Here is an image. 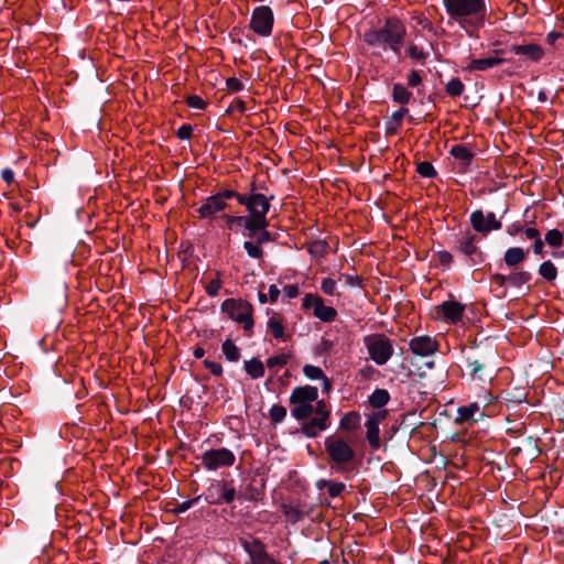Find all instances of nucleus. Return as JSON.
I'll list each match as a JSON object with an SVG mask.
<instances>
[{
  "label": "nucleus",
  "mask_w": 564,
  "mask_h": 564,
  "mask_svg": "<svg viewBox=\"0 0 564 564\" xmlns=\"http://www.w3.org/2000/svg\"><path fill=\"white\" fill-rule=\"evenodd\" d=\"M291 415L297 421L307 420L302 425V432L308 437H316L328 427L329 411L323 400H318V390L313 386L296 387L290 395Z\"/></svg>",
  "instance_id": "obj_1"
},
{
  "label": "nucleus",
  "mask_w": 564,
  "mask_h": 564,
  "mask_svg": "<svg viewBox=\"0 0 564 564\" xmlns=\"http://www.w3.org/2000/svg\"><path fill=\"white\" fill-rule=\"evenodd\" d=\"M406 28L397 17H388L383 24L378 28H370L364 33V42L371 47H379L382 51L390 50L400 55L404 44Z\"/></svg>",
  "instance_id": "obj_2"
},
{
  "label": "nucleus",
  "mask_w": 564,
  "mask_h": 564,
  "mask_svg": "<svg viewBox=\"0 0 564 564\" xmlns=\"http://www.w3.org/2000/svg\"><path fill=\"white\" fill-rule=\"evenodd\" d=\"M442 3L449 19L460 26L465 23L481 26L488 18L486 0H442Z\"/></svg>",
  "instance_id": "obj_3"
},
{
  "label": "nucleus",
  "mask_w": 564,
  "mask_h": 564,
  "mask_svg": "<svg viewBox=\"0 0 564 564\" xmlns=\"http://www.w3.org/2000/svg\"><path fill=\"white\" fill-rule=\"evenodd\" d=\"M220 312L226 314L231 321L242 326L246 334H250L254 326L253 306L246 300L226 299L220 305Z\"/></svg>",
  "instance_id": "obj_4"
},
{
  "label": "nucleus",
  "mask_w": 564,
  "mask_h": 564,
  "mask_svg": "<svg viewBox=\"0 0 564 564\" xmlns=\"http://www.w3.org/2000/svg\"><path fill=\"white\" fill-rule=\"evenodd\" d=\"M325 451L337 469H343L351 464L356 456L352 446L340 436H327Z\"/></svg>",
  "instance_id": "obj_5"
},
{
  "label": "nucleus",
  "mask_w": 564,
  "mask_h": 564,
  "mask_svg": "<svg viewBox=\"0 0 564 564\" xmlns=\"http://www.w3.org/2000/svg\"><path fill=\"white\" fill-rule=\"evenodd\" d=\"M479 241L480 238L469 230L455 240V250L466 259L469 267L479 265L486 260V253L477 245Z\"/></svg>",
  "instance_id": "obj_6"
},
{
  "label": "nucleus",
  "mask_w": 564,
  "mask_h": 564,
  "mask_svg": "<svg viewBox=\"0 0 564 564\" xmlns=\"http://www.w3.org/2000/svg\"><path fill=\"white\" fill-rule=\"evenodd\" d=\"M433 355H409L397 368L391 367L393 373L406 372L409 377H425L426 372L434 367Z\"/></svg>",
  "instance_id": "obj_7"
},
{
  "label": "nucleus",
  "mask_w": 564,
  "mask_h": 564,
  "mask_svg": "<svg viewBox=\"0 0 564 564\" xmlns=\"http://www.w3.org/2000/svg\"><path fill=\"white\" fill-rule=\"evenodd\" d=\"M274 14L269 6L256 7L252 11L249 28L260 36H270L273 29Z\"/></svg>",
  "instance_id": "obj_8"
},
{
  "label": "nucleus",
  "mask_w": 564,
  "mask_h": 564,
  "mask_svg": "<svg viewBox=\"0 0 564 564\" xmlns=\"http://www.w3.org/2000/svg\"><path fill=\"white\" fill-rule=\"evenodd\" d=\"M273 199V196L265 195H257L254 199L246 207V210L253 218L257 228L259 231L268 230L269 219L267 215L270 212L271 204L270 202Z\"/></svg>",
  "instance_id": "obj_9"
},
{
  "label": "nucleus",
  "mask_w": 564,
  "mask_h": 564,
  "mask_svg": "<svg viewBox=\"0 0 564 564\" xmlns=\"http://www.w3.org/2000/svg\"><path fill=\"white\" fill-rule=\"evenodd\" d=\"M302 306L305 310H313V315L324 323L336 319L337 311L333 306L325 305L323 297L317 294H305Z\"/></svg>",
  "instance_id": "obj_10"
},
{
  "label": "nucleus",
  "mask_w": 564,
  "mask_h": 564,
  "mask_svg": "<svg viewBox=\"0 0 564 564\" xmlns=\"http://www.w3.org/2000/svg\"><path fill=\"white\" fill-rule=\"evenodd\" d=\"M235 463L234 453L225 447L209 449L202 455V465L208 470H216L223 467L232 466Z\"/></svg>",
  "instance_id": "obj_11"
},
{
  "label": "nucleus",
  "mask_w": 564,
  "mask_h": 564,
  "mask_svg": "<svg viewBox=\"0 0 564 564\" xmlns=\"http://www.w3.org/2000/svg\"><path fill=\"white\" fill-rule=\"evenodd\" d=\"M471 228L481 236L486 237L494 230H500L502 223L496 218V215L490 212L487 215L481 209L474 210L469 216Z\"/></svg>",
  "instance_id": "obj_12"
},
{
  "label": "nucleus",
  "mask_w": 564,
  "mask_h": 564,
  "mask_svg": "<svg viewBox=\"0 0 564 564\" xmlns=\"http://www.w3.org/2000/svg\"><path fill=\"white\" fill-rule=\"evenodd\" d=\"M465 305L454 300L444 301L435 307V317L445 323L456 324L462 321Z\"/></svg>",
  "instance_id": "obj_13"
},
{
  "label": "nucleus",
  "mask_w": 564,
  "mask_h": 564,
  "mask_svg": "<svg viewBox=\"0 0 564 564\" xmlns=\"http://www.w3.org/2000/svg\"><path fill=\"white\" fill-rule=\"evenodd\" d=\"M235 497V488L219 480L212 482L206 492V501L210 505L230 503Z\"/></svg>",
  "instance_id": "obj_14"
},
{
  "label": "nucleus",
  "mask_w": 564,
  "mask_h": 564,
  "mask_svg": "<svg viewBox=\"0 0 564 564\" xmlns=\"http://www.w3.org/2000/svg\"><path fill=\"white\" fill-rule=\"evenodd\" d=\"M228 207L226 202H223L217 198V196L212 195L204 199L202 206L197 208V214L199 219H209V220H218V213L224 212Z\"/></svg>",
  "instance_id": "obj_15"
},
{
  "label": "nucleus",
  "mask_w": 564,
  "mask_h": 564,
  "mask_svg": "<svg viewBox=\"0 0 564 564\" xmlns=\"http://www.w3.org/2000/svg\"><path fill=\"white\" fill-rule=\"evenodd\" d=\"M387 411L379 410L370 415H368L366 421V437L373 449H378L380 447V438H379V424L386 419Z\"/></svg>",
  "instance_id": "obj_16"
},
{
  "label": "nucleus",
  "mask_w": 564,
  "mask_h": 564,
  "mask_svg": "<svg viewBox=\"0 0 564 564\" xmlns=\"http://www.w3.org/2000/svg\"><path fill=\"white\" fill-rule=\"evenodd\" d=\"M242 546L249 554L252 564H276L259 540H243Z\"/></svg>",
  "instance_id": "obj_17"
},
{
  "label": "nucleus",
  "mask_w": 564,
  "mask_h": 564,
  "mask_svg": "<svg viewBox=\"0 0 564 564\" xmlns=\"http://www.w3.org/2000/svg\"><path fill=\"white\" fill-rule=\"evenodd\" d=\"M368 352H394L393 341L384 334H371L364 338Z\"/></svg>",
  "instance_id": "obj_18"
},
{
  "label": "nucleus",
  "mask_w": 564,
  "mask_h": 564,
  "mask_svg": "<svg viewBox=\"0 0 564 564\" xmlns=\"http://www.w3.org/2000/svg\"><path fill=\"white\" fill-rule=\"evenodd\" d=\"M442 340L443 337L437 339L430 336H420L412 338L409 347L411 352H437L441 349Z\"/></svg>",
  "instance_id": "obj_19"
},
{
  "label": "nucleus",
  "mask_w": 564,
  "mask_h": 564,
  "mask_svg": "<svg viewBox=\"0 0 564 564\" xmlns=\"http://www.w3.org/2000/svg\"><path fill=\"white\" fill-rule=\"evenodd\" d=\"M449 154L459 161V172H466L475 158V153L471 151L470 147L460 143L453 145L449 150Z\"/></svg>",
  "instance_id": "obj_20"
},
{
  "label": "nucleus",
  "mask_w": 564,
  "mask_h": 564,
  "mask_svg": "<svg viewBox=\"0 0 564 564\" xmlns=\"http://www.w3.org/2000/svg\"><path fill=\"white\" fill-rule=\"evenodd\" d=\"M511 52L516 55L524 56L532 62H539L544 55L543 48L535 43L513 45Z\"/></svg>",
  "instance_id": "obj_21"
},
{
  "label": "nucleus",
  "mask_w": 564,
  "mask_h": 564,
  "mask_svg": "<svg viewBox=\"0 0 564 564\" xmlns=\"http://www.w3.org/2000/svg\"><path fill=\"white\" fill-rule=\"evenodd\" d=\"M478 415L479 417L484 416V413L480 411V406L477 402H473L468 405L459 406L457 410V417L456 422L458 423H466V422H477L479 419L476 417Z\"/></svg>",
  "instance_id": "obj_22"
},
{
  "label": "nucleus",
  "mask_w": 564,
  "mask_h": 564,
  "mask_svg": "<svg viewBox=\"0 0 564 564\" xmlns=\"http://www.w3.org/2000/svg\"><path fill=\"white\" fill-rule=\"evenodd\" d=\"M485 368V365L478 360L467 362L468 375L473 380H491L495 371L492 369L487 371Z\"/></svg>",
  "instance_id": "obj_23"
},
{
  "label": "nucleus",
  "mask_w": 564,
  "mask_h": 564,
  "mask_svg": "<svg viewBox=\"0 0 564 564\" xmlns=\"http://www.w3.org/2000/svg\"><path fill=\"white\" fill-rule=\"evenodd\" d=\"M528 253L529 250L525 251L520 247H511L506 250L503 254V262L507 267L514 268L525 260Z\"/></svg>",
  "instance_id": "obj_24"
},
{
  "label": "nucleus",
  "mask_w": 564,
  "mask_h": 564,
  "mask_svg": "<svg viewBox=\"0 0 564 564\" xmlns=\"http://www.w3.org/2000/svg\"><path fill=\"white\" fill-rule=\"evenodd\" d=\"M303 372L305 377L310 380H322L323 381V392L328 393L332 390L330 381L325 377L323 370L313 365H305L303 367Z\"/></svg>",
  "instance_id": "obj_25"
},
{
  "label": "nucleus",
  "mask_w": 564,
  "mask_h": 564,
  "mask_svg": "<svg viewBox=\"0 0 564 564\" xmlns=\"http://www.w3.org/2000/svg\"><path fill=\"white\" fill-rule=\"evenodd\" d=\"M215 196H217V198L223 202L235 198L241 206L247 207L257 195H242V193H239L237 191L225 188L217 192Z\"/></svg>",
  "instance_id": "obj_26"
},
{
  "label": "nucleus",
  "mask_w": 564,
  "mask_h": 564,
  "mask_svg": "<svg viewBox=\"0 0 564 564\" xmlns=\"http://www.w3.org/2000/svg\"><path fill=\"white\" fill-rule=\"evenodd\" d=\"M505 62L503 58L500 57H484V58H476L470 62V64L466 67L468 72L474 70H487L489 68H492L497 65H500Z\"/></svg>",
  "instance_id": "obj_27"
},
{
  "label": "nucleus",
  "mask_w": 564,
  "mask_h": 564,
  "mask_svg": "<svg viewBox=\"0 0 564 564\" xmlns=\"http://www.w3.org/2000/svg\"><path fill=\"white\" fill-rule=\"evenodd\" d=\"M409 109L401 107L397 111L392 112L389 120L386 122V135H394L400 128L403 118L408 115Z\"/></svg>",
  "instance_id": "obj_28"
},
{
  "label": "nucleus",
  "mask_w": 564,
  "mask_h": 564,
  "mask_svg": "<svg viewBox=\"0 0 564 564\" xmlns=\"http://www.w3.org/2000/svg\"><path fill=\"white\" fill-rule=\"evenodd\" d=\"M413 94L403 84L395 83L392 86L391 98L395 104L408 105L412 100Z\"/></svg>",
  "instance_id": "obj_29"
},
{
  "label": "nucleus",
  "mask_w": 564,
  "mask_h": 564,
  "mask_svg": "<svg viewBox=\"0 0 564 564\" xmlns=\"http://www.w3.org/2000/svg\"><path fill=\"white\" fill-rule=\"evenodd\" d=\"M268 330L274 336V338L282 341H286L289 335L284 332L282 319L278 315H273L268 321Z\"/></svg>",
  "instance_id": "obj_30"
},
{
  "label": "nucleus",
  "mask_w": 564,
  "mask_h": 564,
  "mask_svg": "<svg viewBox=\"0 0 564 564\" xmlns=\"http://www.w3.org/2000/svg\"><path fill=\"white\" fill-rule=\"evenodd\" d=\"M329 245L324 239H317L307 245V252L317 260L323 259L328 252Z\"/></svg>",
  "instance_id": "obj_31"
},
{
  "label": "nucleus",
  "mask_w": 564,
  "mask_h": 564,
  "mask_svg": "<svg viewBox=\"0 0 564 564\" xmlns=\"http://www.w3.org/2000/svg\"><path fill=\"white\" fill-rule=\"evenodd\" d=\"M360 426V415L358 412H348L346 413L340 422L339 429L348 432H352Z\"/></svg>",
  "instance_id": "obj_32"
},
{
  "label": "nucleus",
  "mask_w": 564,
  "mask_h": 564,
  "mask_svg": "<svg viewBox=\"0 0 564 564\" xmlns=\"http://www.w3.org/2000/svg\"><path fill=\"white\" fill-rule=\"evenodd\" d=\"M245 370L252 379L261 378L264 375L263 362L256 357L245 361Z\"/></svg>",
  "instance_id": "obj_33"
},
{
  "label": "nucleus",
  "mask_w": 564,
  "mask_h": 564,
  "mask_svg": "<svg viewBox=\"0 0 564 564\" xmlns=\"http://www.w3.org/2000/svg\"><path fill=\"white\" fill-rule=\"evenodd\" d=\"M545 243L554 249H558L564 246V231L556 228L550 229L544 235Z\"/></svg>",
  "instance_id": "obj_34"
},
{
  "label": "nucleus",
  "mask_w": 564,
  "mask_h": 564,
  "mask_svg": "<svg viewBox=\"0 0 564 564\" xmlns=\"http://www.w3.org/2000/svg\"><path fill=\"white\" fill-rule=\"evenodd\" d=\"M390 400L389 392L386 389H376L369 397V403L372 408L381 409Z\"/></svg>",
  "instance_id": "obj_35"
},
{
  "label": "nucleus",
  "mask_w": 564,
  "mask_h": 564,
  "mask_svg": "<svg viewBox=\"0 0 564 564\" xmlns=\"http://www.w3.org/2000/svg\"><path fill=\"white\" fill-rule=\"evenodd\" d=\"M539 274L547 282H553L557 278V268L551 260H546L539 265Z\"/></svg>",
  "instance_id": "obj_36"
},
{
  "label": "nucleus",
  "mask_w": 564,
  "mask_h": 564,
  "mask_svg": "<svg viewBox=\"0 0 564 564\" xmlns=\"http://www.w3.org/2000/svg\"><path fill=\"white\" fill-rule=\"evenodd\" d=\"M241 228L243 229L242 235L247 237L249 240H254L259 232L257 225L249 213L248 215H243Z\"/></svg>",
  "instance_id": "obj_37"
},
{
  "label": "nucleus",
  "mask_w": 564,
  "mask_h": 564,
  "mask_svg": "<svg viewBox=\"0 0 564 564\" xmlns=\"http://www.w3.org/2000/svg\"><path fill=\"white\" fill-rule=\"evenodd\" d=\"M532 279L529 271H518L508 274V284L514 288H520Z\"/></svg>",
  "instance_id": "obj_38"
},
{
  "label": "nucleus",
  "mask_w": 564,
  "mask_h": 564,
  "mask_svg": "<svg viewBox=\"0 0 564 564\" xmlns=\"http://www.w3.org/2000/svg\"><path fill=\"white\" fill-rule=\"evenodd\" d=\"M316 485L319 489L327 488V491L332 497H338L345 489V485L343 482L325 479L318 480Z\"/></svg>",
  "instance_id": "obj_39"
},
{
  "label": "nucleus",
  "mask_w": 564,
  "mask_h": 564,
  "mask_svg": "<svg viewBox=\"0 0 564 564\" xmlns=\"http://www.w3.org/2000/svg\"><path fill=\"white\" fill-rule=\"evenodd\" d=\"M219 219L224 221L225 226L229 230L237 232L241 228L243 215H229L224 213L219 215Z\"/></svg>",
  "instance_id": "obj_40"
},
{
  "label": "nucleus",
  "mask_w": 564,
  "mask_h": 564,
  "mask_svg": "<svg viewBox=\"0 0 564 564\" xmlns=\"http://www.w3.org/2000/svg\"><path fill=\"white\" fill-rule=\"evenodd\" d=\"M465 85L458 77L452 78L445 86V91L451 97H458L463 94Z\"/></svg>",
  "instance_id": "obj_41"
},
{
  "label": "nucleus",
  "mask_w": 564,
  "mask_h": 564,
  "mask_svg": "<svg viewBox=\"0 0 564 564\" xmlns=\"http://www.w3.org/2000/svg\"><path fill=\"white\" fill-rule=\"evenodd\" d=\"M246 250L248 257L252 259H260L263 257L264 251L260 245H258L254 240H246L242 245Z\"/></svg>",
  "instance_id": "obj_42"
},
{
  "label": "nucleus",
  "mask_w": 564,
  "mask_h": 564,
  "mask_svg": "<svg viewBox=\"0 0 564 564\" xmlns=\"http://www.w3.org/2000/svg\"><path fill=\"white\" fill-rule=\"evenodd\" d=\"M416 172L422 177H426V178H433L437 175L436 170L434 169L432 163H430L429 161L419 162L416 165Z\"/></svg>",
  "instance_id": "obj_43"
},
{
  "label": "nucleus",
  "mask_w": 564,
  "mask_h": 564,
  "mask_svg": "<svg viewBox=\"0 0 564 564\" xmlns=\"http://www.w3.org/2000/svg\"><path fill=\"white\" fill-rule=\"evenodd\" d=\"M288 355H274L267 360V367L270 370L276 371L279 368L284 366L288 361Z\"/></svg>",
  "instance_id": "obj_44"
},
{
  "label": "nucleus",
  "mask_w": 564,
  "mask_h": 564,
  "mask_svg": "<svg viewBox=\"0 0 564 564\" xmlns=\"http://www.w3.org/2000/svg\"><path fill=\"white\" fill-rule=\"evenodd\" d=\"M220 272H217V278L212 280L206 286L205 291L206 293L215 297L218 295L219 290L221 289V280L219 279Z\"/></svg>",
  "instance_id": "obj_45"
},
{
  "label": "nucleus",
  "mask_w": 564,
  "mask_h": 564,
  "mask_svg": "<svg viewBox=\"0 0 564 564\" xmlns=\"http://www.w3.org/2000/svg\"><path fill=\"white\" fill-rule=\"evenodd\" d=\"M286 416V409L282 405H273L270 409V417L273 422H282Z\"/></svg>",
  "instance_id": "obj_46"
},
{
  "label": "nucleus",
  "mask_w": 564,
  "mask_h": 564,
  "mask_svg": "<svg viewBox=\"0 0 564 564\" xmlns=\"http://www.w3.org/2000/svg\"><path fill=\"white\" fill-rule=\"evenodd\" d=\"M406 54L416 61H425L429 56V53L423 52L415 44H410L406 48Z\"/></svg>",
  "instance_id": "obj_47"
},
{
  "label": "nucleus",
  "mask_w": 564,
  "mask_h": 564,
  "mask_svg": "<svg viewBox=\"0 0 564 564\" xmlns=\"http://www.w3.org/2000/svg\"><path fill=\"white\" fill-rule=\"evenodd\" d=\"M186 104L188 107L194 109L204 110L207 107V102L203 100L202 97L197 95H191L186 98Z\"/></svg>",
  "instance_id": "obj_48"
},
{
  "label": "nucleus",
  "mask_w": 564,
  "mask_h": 564,
  "mask_svg": "<svg viewBox=\"0 0 564 564\" xmlns=\"http://www.w3.org/2000/svg\"><path fill=\"white\" fill-rule=\"evenodd\" d=\"M437 261L443 268H449L454 261L453 254L449 251L442 250L436 253Z\"/></svg>",
  "instance_id": "obj_49"
},
{
  "label": "nucleus",
  "mask_w": 564,
  "mask_h": 564,
  "mask_svg": "<svg viewBox=\"0 0 564 564\" xmlns=\"http://www.w3.org/2000/svg\"><path fill=\"white\" fill-rule=\"evenodd\" d=\"M321 290L327 295H334L336 293V281L330 278L323 279Z\"/></svg>",
  "instance_id": "obj_50"
},
{
  "label": "nucleus",
  "mask_w": 564,
  "mask_h": 564,
  "mask_svg": "<svg viewBox=\"0 0 564 564\" xmlns=\"http://www.w3.org/2000/svg\"><path fill=\"white\" fill-rule=\"evenodd\" d=\"M193 131H194V128L192 124L189 123H184L182 124L177 131H176V137L180 139V140H187L192 137L193 134Z\"/></svg>",
  "instance_id": "obj_51"
},
{
  "label": "nucleus",
  "mask_w": 564,
  "mask_h": 564,
  "mask_svg": "<svg viewBox=\"0 0 564 564\" xmlns=\"http://www.w3.org/2000/svg\"><path fill=\"white\" fill-rule=\"evenodd\" d=\"M226 85H227L228 90L231 93L241 91L245 87L242 82L236 77L227 78Z\"/></svg>",
  "instance_id": "obj_52"
},
{
  "label": "nucleus",
  "mask_w": 564,
  "mask_h": 564,
  "mask_svg": "<svg viewBox=\"0 0 564 564\" xmlns=\"http://www.w3.org/2000/svg\"><path fill=\"white\" fill-rule=\"evenodd\" d=\"M422 83V76L419 70L412 69L408 75V86L409 87H417Z\"/></svg>",
  "instance_id": "obj_53"
},
{
  "label": "nucleus",
  "mask_w": 564,
  "mask_h": 564,
  "mask_svg": "<svg viewBox=\"0 0 564 564\" xmlns=\"http://www.w3.org/2000/svg\"><path fill=\"white\" fill-rule=\"evenodd\" d=\"M246 102L240 98H235L231 102V105L227 108L226 112L230 113L234 110H238L239 112L243 113L246 111Z\"/></svg>",
  "instance_id": "obj_54"
},
{
  "label": "nucleus",
  "mask_w": 564,
  "mask_h": 564,
  "mask_svg": "<svg viewBox=\"0 0 564 564\" xmlns=\"http://www.w3.org/2000/svg\"><path fill=\"white\" fill-rule=\"evenodd\" d=\"M273 240L274 237L269 230L259 231L257 237L254 238V241L260 246Z\"/></svg>",
  "instance_id": "obj_55"
},
{
  "label": "nucleus",
  "mask_w": 564,
  "mask_h": 564,
  "mask_svg": "<svg viewBox=\"0 0 564 564\" xmlns=\"http://www.w3.org/2000/svg\"><path fill=\"white\" fill-rule=\"evenodd\" d=\"M203 364L205 365V367L207 369L210 370V372L213 375L220 376L223 373V368L218 362L209 360V359H204Z\"/></svg>",
  "instance_id": "obj_56"
},
{
  "label": "nucleus",
  "mask_w": 564,
  "mask_h": 564,
  "mask_svg": "<svg viewBox=\"0 0 564 564\" xmlns=\"http://www.w3.org/2000/svg\"><path fill=\"white\" fill-rule=\"evenodd\" d=\"M510 4H513L514 13L518 17H523L528 13V7L525 3H522L519 0H512Z\"/></svg>",
  "instance_id": "obj_57"
},
{
  "label": "nucleus",
  "mask_w": 564,
  "mask_h": 564,
  "mask_svg": "<svg viewBox=\"0 0 564 564\" xmlns=\"http://www.w3.org/2000/svg\"><path fill=\"white\" fill-rule=\"evenodd\" d=\"M544 245H546V243H545L544 239L541 238V236L539 238H536L535 240H533V243H532L533 253L536 256H542Z\"/></svg>",
  "instance_id": "obj_58"
},
{
  "label": "nucleus",
  "mask_w": 564,
  "mask_h": 564,
  "mask_svg": "<svg viewBox=\"0 0 564 564\" xmlns=\"http://www.w3.org/2000/svg\"><path fill=\"white\" fill-rule=\"evenodd\" d=\"M523 226L519 223V221H514L512 223L511 225H509L507 228H506V231L509 236H517L518 234L522 232L523 231Z\"/></svg>",
  "instance_id": "obj_59"
},
{
  "label": "nucleus",
  "mask_w": 564,
  "mask_h": 564,
  "mask_svg": "<svg viewBox=\"0 0 564 564\" xmlns=\"http://www.w3.org/2000/svg\"><path fill=\"white\" fill-rule=\"evenodd\" d=\"M491 281L498 286H505L508 283V275L495 273L491 275Z\"/></svg>",
  "instance_id": "obj_60"
},
{
  "label": "nucleus",
  "mask_w": 564,
  "mask_h": 564,
  "mask_svg": "<svg viewBox=\"0 0 564 564\" xmlns=\"http://www.w3.org/2000/svg\"><path fill=\"white\" fill-rule=\"evenodd\" d=\"M284 292H285V295L289 299H295L300 294L299 286L296 284H289V285H286L284 288Z\"/></svg>",
  "instance_id": "obj_61"
},
{
  "label": "nucleus",
  "mask_w": 564,
  "mask_h": 564,
  "mask_svg": "<svg viewBox=\"0 0 564 564\" xmlns=\"http://www.w3.org/2000/svg\"><path fill=\"white\" fill-rule=\"evenodd\" d=\"M359 373L365 378V379H370L373 377V375L376 373V369L370 366V365H366L364 367H361L359 369Z\"/></svg>",
  "instance_id": "obj_62"
},
{
  "label": "nucleus",
  "mask_w": 564,
  "mask_h": 564,
  "mask_svg": "<svg viewBox=\"0 0 564 564\" xmlns=\"http://www.w3.org/2000/svg\"><path fill=\"white\" fill-rule=\"evenodd\" d=\"M564 37V34L557 31H551L546 34L545 41L547 44L553 45L558 39Z\"/></svg>",
  "instance_id": "obj_63"
},
{
  "label": "nucleus",
  "mask_w": 564,
  "mask_h": 564,
  "mask_svg": "<svg viewBox=\"0 0 564 564\" xmlns=\"http://www.w3.org/2000/svg\"><path fill=\"white\" fill-rule=\"evenodd\" d=\"M1 177L7 184H11L14 181V172L6 167L1 171Z\"/></svg>",
  "instance_id": "obj_64"
}]
</instances>
